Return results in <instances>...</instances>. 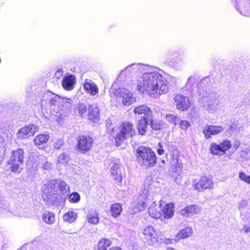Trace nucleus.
<instances>
[{"instance_id": "obj_47", "label": "nucleus", "mask_w": 250, "mask_h": 250, "mask_svg": "<svg viewBox=\"0 0 250 250\" xmlns=\"http://www.w3.org/2000/svg\"><path fill=\"white\" fill-rule=\"evenodd\" d=\"M168 65L172 68L175 69H178L179 67L178 62L176 61L169 60L167 61Z\"/></svg>"}, {"instance_id": "obj_42", "label": "nucleus", "mask_w": 250, "mask_h": 250, "mask_svg": "<svg viewBox=\"0 0 250 250\" xmlns=\"http://www.w3.org/2000/svg\"><path fill=\"white\" fill-rule=\"evenodd\" d=\"M80 194L76 192H73L69 196V201L72 203H77L80 200Z\"/></svg>"}, {"instance_id": "obj_3", "label": "nucleus", "mask_w": 250, "mask_h": 250, "mask_svg": "<svg viewBox=\"0 0 250 250\" xmlns=\"http://www.w3.org/2000/svg\"><path fill=\"white\" fill-rule=\"evenodd\" d=\"M136 156L140 165L146 168L152 167L156 164V154L148 147L139 146L137 149Z\"/></svg>"}, {"instance_id": "obj_39", "label": "nucleus", "mask_w": 250, "mask_h": 250, "mask_svg": "<svg viewBox=\"0 0 250 250\" xmlns=\"http://www.w3.org/2000/svg\"><path fill=\"white\" fill-rule=\"evenodd\" d=\"M69 160L70 158L68 154L66 152H63L59 155L58 162L61 164H66Z\"/></svg>"}, {"instance_id": "obj_27", "label": "nucleus", "mask_w": 250, "mask_h": 250, "mask_svg": "<svg viewBox=\"0 0 250 250\" xmlns=\"http://www.w3.org/2000/svg\"><path fill=\"white\" fill-rule=\"evenodd\" d=\"M164 119L169 124H172L175 127L180 121V118L176 114H167L165 115Z\"/></svg>"}, {"instance_id": "obj_13", "label": "nucleus", "mask_w": 250, "mask_h": 250, "mask_svg": "<svg viewBox=\"0 0 250 250\" xmlns=\"http://www.w3.org/2000/svg\"><path fill=\"white\" fill-rule=\"evenodd\" d=\"M224 127L221 125H208L204 127L203 133L206 139H208L211 136L216 135L223 132Z\"/></svg>"}, {"instance_id": "obj_16", "label": "nucleus", "mask_w": 250, "mask_h": 250, "mask_svg": "<svg viewBox=\"0 0 250 250\" xmlns=\"http://www.w3.org/2000/svg\"><path fill=\"white\" fill-rule=\"evenodd\" d=\"M133 112L135 114L142 115L144 116L142 119H146L148 122L152 120V112L146 105L143 104L136 106L134 108Z\"/></svg>"}, {"instance_id": "obj_20", "label": "nucleus", "mask_w": 250, "mask_h": 250, "mask_svg": "<svg viewBox=\"0 0 250 250\" xmlns=\"http://www.w3.org/2000/svg\"><path fill=\"white\" fill-rule=\"evenodd\" d=\"M83 86V88L87 93L92 96H95L99 93V89L97 85L91 80H85Z\"/></svg>"}, {"instance_id": "obj_40", "label": "nucleus", "mask_w": 250, "mask_h": 250, "mask_svg": "<svg viewBox=\"0 0 250 250\" xmlns=\"http://www.w3.org/2000/svg\"><path fill=\"white\" fill-rule=\"evenodd\" d=\"M150 125L153 130H159L162 129L164 126V122L162 121L153 122L152 120Z\"/></svg>"}, {"instance_id": "obj_52", "label": "nucleus", "mask_w": 250, "mask_h": 250, "mask_svg": "<svg viewBox=\"0 0 250 250\" xmlns=\"http://www.w3.org/2000/svg\"><path fill=\"white\" fill-rule=\"evenodd\" d=\"M240 146V142L239 141L236 140L233 143V148L236 150Z\"/></svg>"}, {"instance_id": "obj_12", "label": "nucleus", "mask_w": 250, "mask_h": 250, "mask_svg": "<svg viewBox=\"0 0 250 250\" xmlns=\"http://www.w3.org/2000/svg\"><path fill=\"white\" fill-rule=\"evenodd\" d=\"M174 101L177 108L181 111L187 110L190 105L188 97L180 94L175 96Z\"/></svg>"}, {"instance_id": "obj_29", "label": "nucleus", "mask_w": 250, "mask_h": 250, "mask_svg": "<svg viewBox=\"0 0 250 250\" xmlns=\"http://www.w3.org/2000/svg\"><path fill=\"white\" fill-rule=\"evenodd\" d=\"M48 135L41 134L36 136L34 139V142L35 146H39L41 145L46 143L49 139Z\"/></svg>"}, {"instance_id": "obj_57", "label": "nucleus", "mask_w": 250, "mask_h": 250, "mask_svg": "<svg viewBox=\"0 0 250 250\" xmlns=\"http://www.w3.org/2000/svg\"><path fill=\"white\" fill-rule=\"evenodd\" d=\"M14 168H15L14 167H11V170H12V171H14L15 170Z\"/></svg>"}, {"instance_id": "obj_22", "label": "nucleus", "mask_w": 250, "mask_h": 250, "mask_svg": "<svg viewBox=\"0 0 250 250\" xmlns=\"http://www.w3.org/2000/svg\"><path fill=\"white\" fill-rule=\"evenodd\" d=\"M75 83V77L70 75L64 77L62 80V85L65 90H72Z\"/></svg>"}, {"instance_id": "obj_25", "label": "nucleus", "mask_w": 250, "mask_h": 250, "mask_svg": "<svg viewBox=\"0 0 250 250\" xmlns=\"http://www.w3.org/2000/svg\"><path fill=\"white\" fill-rule=\"evenodd\" d=\"M152 121L148 122L146 119H141L138 124V130L139 134L144 135L147 131V125H150Z\"/></svg>"}, {"instance_id": "obj_41", "label": "nucleus", "mask_w": 250, "mask_h": 250, "mask_svg": "<svg viewBox=\"0 0 250 250\" xmlns=\"http://www.w3.org/2000/svg\"><path fill=\"white\" fill-rule=\"evenodd\" d=\"M239 12L243 16L250 17V4L247 3L245 4Z\"/></svg>"}, {"instance_id": "obj_7", "label": "nucleus", "mask_w": 250, "mask_h": 250, "mask_svg": "<svg viewBox=\"0 0 250 250\" xmlns=\"http://www.w3.org/2000/svg\"><path fill=\"white\" fill-rule=\"evenodd\" d=\"M167 149L171 156V167H174L176 172L182 168V163L179 159V152L176 146L171 142H167L166 144Z\"/></svg>"}, {"instance_id": "obj_10", "label": "nucleus", "mask_w": 250, "mask_h": 250, "mask_svg": "<svg viewBox=\"0 0 250 250\" xmlns=\"http://www.w3.org/2000/svg\"><path fill=\"white\" fill-rule=\"evenodd\" d=\"M93 141L92 138L90 137L80 136L78 139V149L83 153L88 151L92 146Z\"/></svg>"}, {"instance_id": "obj_18", "label": "nucleus", "mask_w": 250, "mask_h": 250, "mask_svg": "<svg viewBox=\"0 0 250 250\" xmlns=\"http://www.w3.org/2000/svg\"><path fill=\"white\" fill-rule=\"evenodd\" d=\"M162 203L161 202L159 206H157L154 202L148 208V211L149 215L155 219L161 218L162 216Z\"/></svg>"}, {"instance_id": "obj_8", "label": "nucleus", "mask_w": 250, "mask_h": 250, "mask_svg": "<svg viewBox=\"0 0 250 250\" xmlns=\"http://www.w3.org/2000/svg\"><path fill=\"white\" fill-rule=\"evenodd\" d=\"M141 237L144 243L148 245H154L158 241L157 233L154 229L151 226L146 227L144 229Z\"/></svg>"}, {"instance_id": "obj_58", "label": "nucleus", "mask_w": 250, "mask_h": 250, "mask_svg": "<svg viewBox=\"0 0 250 250\" xmlns=\"http://www.w3.org/2000/svg\"><path fill=\"white\" fill-rule=\"evenodd\" d=\"M162 162L163 163V164H165V161L164 160H163L162 161Z\"/></svg>"}, {"instance_id": "obj_38", "label": "nucleus", "mask_w": 250, "mask_h": 250, "mask_svg": "<svg viewBox=\"0 0 250 250\" xmlns=\"http://www.w3.org/2000/svg\"><path fill=\"white\" fill-rule=\"evenodd\" d=\"M76 110L79 115L82 117L83 116V114L85 115L87 110L86 105L83 103L78 104Z\"/></svg>"}, {"instance_id": "obj_1", "label": "nucleus", "mask_w": 250, "mask_h": 250, "mask_svg": "<svg viewBox=\"0 0 250 250\" xmlns=\"http://www.w3.org/2000/svg\"><path fill=\"white\" fill-rule=\"evenodd\" d=\"M136 85L137 89L142 93L146 91L151 96L155 98L166 93L168 89V81L156 72L144 73Z\"/></svg>"}, {"instance_id": "obj_21", "label": "nucleus", "mask_w": 250, "mask_h": 250, "mask_svg": "<svg viewBox=\"0 0 250 250\" xmlns=\"http://www.w3.org/2000/svg\"><path fill=\"white\" fill-rule=\"evenodd\" d=\"M99 108L97 104H93L88 105V118L94 122L98 121L100 119Z\"/></svg>"}, {"instance_id": "obj_11", "label": "nucleus", "mask_w": 250, "mask_h": 250, "mask_svg": "<svg viewBox=\"0 0 250 250\" xmlns=\"http://www.w3.org/2000/svg\"><path fill=\"white\" fill-rule=\"evenodd\" d=\"M60 99V96L54 94L50 91L45 92L43 96V99L41 101V106L45 107L46 104H49L50 106L56 105Z\"/></svg>"}, {"instance_id": "obj_55", "label": "nucleus", "mask_w": 250, "mask_h": 250, "mask_svg": "<svg viewBox=\"0 0 250 250\" xmlns=\"http://www.w3.org/2000/svg\"><path fill=\"white\" fill-rule=\"evenodd\" d=\"M72 100L70 99L67 98L65 99L64 103L66 104V105L69 106L71 105Z\"/></svg>"}, {"instance_id": "obj_53", "label": "nucleus", "mask_w": 250, "mask_h": 250, "mask_svg": "<svg viewBox=\"0 0 250 250\" xmlns=\"http://www.w3.org/2000/svg\"><path fill=\"white\" fill-rule=\"evenodd\" d=\"M63 70L62 69H59L56 73L55 76L57 78H60L63 75Z\"/></svg>"}, {"instance_id": "obj_46", "label": "nucleus", "mask_w": 250, "mask_h": 250, "mask_svg": "<svg viewBox=\"0 0 250 250\" xmlns=\"http://www.w3.org/2000/svg\"><path fill=\"white\" fill-rule=\"evenodd\" d=\"M248 205V202L246 200H242L238 205V208L239 210L242 211L245 209Z\"/></svg>"}, {"instance_id": "obj_26", "label": "nucleus", "mask_w": 250, "mask_h": 250, "mask_svg": "<svg viewBox=\"0 0 250 250\" xmlns=\"http://www.w3.org/2000/svg\"><path fill=\"white\" fill-rule=\"evenodd\" d=\"M192 233V229L191 228L187 227L185 229H182L177 233L175 237V242L180 239L186 238L190 236Z\"/></svg>"}, {"instance_id": "obj_5", "label": "nucleus", "mask_w": 250, "mask_h": 250, "mask_svg": "<svg viewBox=\"0 0 250 250\" xmlns=\"http://www.w3.org/2000/svg\"><path fill=\"white\" fill-rule=\"evenodd\" d=\"M135 134V130L130 123H123L121 126L120 132L115 138L116 145L118 146H120L125 142L126 139L132 137Z\"/></svg>"}, {"instance_id": "obj_31", "label": "nucleus", "mask_w": 250, "mask_h": 250, "mask_svg": "<svg viewBox=\"0 0 250 250\" xmlns=\"http://www.w3.org/2000/svg\"><path fill=\"white\" fill-rule=\"evenodd\" d=\"M120 165L115 163L111 167L110 172L113 176H115V180L118 181L119 183H121L122 181V176L118 173V169Z\"/></svg>"}, {"instance_id": "obj_54", "label": "nucleus", "mask_w": 250, "mask_h": 250, "mask_svg": "<svg viewBox=\"0 0 250 250\" xmlns=\"http://www.w3.org/2000/svg\"><path fill=\"white\" fill-rule=\"evenodd\" d=\"M175 240L170 238H165L163 240L164 242L167 244H172Z\"/></svg>"}, {"instance_id": "obj_36", "label": "nucleus", "mask_w": 250, "mask_h": 250, "mask_svg": "<svg viewBox=\"0 0 250 250\" xmlns=\"http://www.w3.org/2000/svg\"><path fill=\"white\" fill-rule=\"evenodd\" d=\"M39 160H42V167L43 169L46 170H49L52 169L53 167L52 165L46 160V158L42 157L41 158H39Z\"/></svg>"}, {"instance_id": "obj_35", "label": "nucleus", "mask_w": 250, "mask_h": 250, "mask_svg": "<svg viewBox=\"0 0 250 250\" xmlns=\"http://www.w3.org/2000/svg\"><path fill=\"white\" fill-rule=\"evenodd\" d=\"M240 126L237 121L234 122L231 125H230L227 130V131L229 134L232 135L234 133L236 132L239 130Z\"/></svg>"}, {"instance_id": "obj_9", "label": "nucleus", "mask_w": 250, "mask_h": 250, "mask_svg": "<svg viewBox=\"0 0 250 250\" xmlns=\"http://www.w3.org/2000/svg\"><path fill=\"white\" fill-rule=\"evenodd\" d=\"M231 146V143L229 140H225L222 143L217 145L216 143H212L210 145V151L214 155H220L221 153H224L229 150Z\"/></svg>"}, {"instance_id": "obj_59", "label": "nucleus", "mask_w": 250, "mask_h": 250, "mask_svg": "<svg viewBox=\"0 0 250 250\" xmlns=\"http://www.w3.org/2000/svg\"><path fill=\"white\" fill-rule=\"evenodd\" d=\"M236 9H237L238 11H239V9H238V8H237V7H236Z\"/></svg>"}, {"instance_id": "obj_43", "label": "nucleus", "mask_w": 250, "mask_h": 250, "mask_svg": "<svg viewBox=\"0 0 250 250\" xmlns=\"http://www.w3.org/2000/svg\"><path fill=\"white\" fill-rule=\"evenodd\" d=\"M239 177L242 181L250 184V176L247 175L243 172H240L239 173Z\"/></svg>"}, {"instance_id": "obj_48", "label": "nucleus", "mask_w": 250, "mask_h": 250, "mask_svg": "<svg viewBox=\"0 0 250 250\" xmlns=\"http://www.w3.org/2000/svg\"><path fill=\"white\" fill-rule=\"evenodd\" d=\"M143 66L144 65L141 63L132 64L131 65H130L127 66L125 68V70H129L132 66H135L134 68L138 69L139 71H141L142 68L143 67Z\"/></svg>"}, {"instance_id": "obj_23", "label": "nucleus", "mask_w": 250, "mask_h": 250, "mask_svg": "<svg viewBox=\"0 0 250 250\" xmlns=\"http://www.w3.org/2000/svg\"><path fill=\"white\" fill-rule=\"evenodd\" d=\"M174 213V205L167 204L164 206L162 209V216L164 218H171Z\"/></svg>"}, {"instance_id": "obj_49", "label": "nucleus", "mask_w": 250, "mask_h": 250, "mask_svg": "<svg viewBox=\"0 0 250 250\" xmlns=\"http://www.w3.org/2000/svg\"><path fill=\"white\" fill-rule=\"evenodd\" d=\"M158 149L157 150V153L159 155H162L164 154L165 150L162 144L159 143L158 145Z\"/></svg>"}, {"instance_id": "obj_32", "label": "nucleus", "mask_w": 250, "mask_h": 250, "mask_svg": "<svg viewBox=\"0 0 250 250\" xmlns=\"http://www.w3.org/2000/svg\"><path fill=\"white\" fill-rule=\"evenodd\" d=\"M77 218V214L73 211H68L63 215V219L64 221L69 223L74 222Z\"/></svg>"}, {"instance_id": "obj_61", "label": "nucleus", "mask_w": 250, "mask_h": 250, "mask_svg": "<svg viewBox=\"0 0 250 250\" xmlns=\"http://www.w3.org/2000/svg\"><path fill=\"white\" fill-rule=\"evenodd\" d=\"M176 181L177 182L178 181V178H176Z\"/></svg>"}, {"instance_id": "obj_28", "label": "nucleus", "mask_w": 250, "mask_h": 250, "mask_svg": "<svg viewBox=\"0 0 250 250\" xmlns=\"http://www.w3.org/2000/svg\"><path fill=\"white\" fill-rule=\"evenodd\" d=\"M43 221L49 225L53 224L55 222V214L49 211H45L42 215Z\"/></svg>"}, {"instance_id": "obj_14", "label": "nucleus", "mask_w": 250, "mask_h": 250, "mask_svg": "<svg viewBox=\"0 0 250 250\" xmlns=\"http://www.w3.org/2000/svg\"><path fill=\"white\" fill-rule=\"evenodd\" d=\"M213 185L211 178L205 176L202 177L199 181L194 184V188L199 191H203L205 189L211 188Z\"/></svg>"}, {"instance_id": "obj_44", "label": "nucleus", "mask_w": 250, "mask_h": 250, "mask_svg": "<svg viewBox=\"0 0 250 250\" xmlns=\"http://www.w3.org/2000/svg\"><path fill=\"white\" fill-rule=\"evenodd\" d=\"M112 123L110 120H107L106 123V126L107 128V132L110 135L114 134V128L112 126Z\"/></svg>"}, {"instance_id": "obj_60", "label": "nucleus", "mask_w": 250, "mask_h": 250, "mask_svg": "<svg viewBox=\"0 0 250 250\" xmlns=\"http://www.w3.org/2000/svg\"><path fill=\"white\" fill-rule=\"evenodd\" d=\"M169 55V54H167V57H168Z\"/></svg>"}, {"instance_id": "obj_51", "label": "nucleus", "mask_w": 250, "mask_h": 250, "mask_svg": "<svg viewBox=\"0 0 250 250\" xmlns=\"http://www.w3.org/2000/svg\"><path fill=\"white\" fill-rule=\"evenodd\" d=\"M240 232H244V233H248L250 232V226L244 225L243 228L240 229Z\"/></svg>"}, {"instance_id": "obj_24", "label": "nucleus", "mask_w": 250, "mask_h": 250, "mask_svg": "<svg viewBox=\"0 0 250 250\" xmlns=\"http://www.w3.org/2000/svg\"><path fill=\"white\" fill-rule=\"evenodd\" d=\"M86 218L89 223L93 225L98 224L99 221L98 213L94 209H90L88 211Z\"/></svg>"}, {"instance_id": "obj_45", "label": "nucleus", "mask_w": 250, "mask_h": 250, "mask_svg": "<svg viewBox=\"0 0 250 250\" xmlns=\"http://www.w3.org/2000/svg\"><path fill=\"white\" fill-rule=\"evenodd\" d=\"M180 127L184 130H187L188 128L190 126V124L188 121L183 120L180 122Z\"/></svg>"}, {"instance_id": "obj_56", "label": "nucleus", "mask_w": 250, "mask_h": 250, "mask_svg": "<svg viewBox=\"0 0 250 250\" xmlns=\"http://www.w3.org/2000/svg\"><path fill=\"white\" fill-rule=\"evenodd\" d=\"M109 250H121V249L117 247H115L110 249Z\"/></svg>"}, {"instance_id": "obj_50", "label": "nucleus", "mask_w": 250, "mask_h": 250, "mask_svg": "<svg viewBox=\"0 0 250 250\" xmlns=\"http://www.w3.org/2000/svg\"><path fill=\"white\" fill-rule=\"evenodd\" d=\"M63 145V141L62 139L57 140L54 144V148L59 149Z\"/></svg>"}, {"instance_id": "obj_6", "label": "nucleus", "mask_w": 250, "mask_h": 250, "mask_svg": "<svg viewBox=\"0 0 250 250\" xmlns=\"http://www.w3.org/2000/svg\"><path fill=\"white\" fill-rule=\"evenodd\" d=\"M118 100L125 105H130L136 101V98L132 92L129 90L120 88L116 91Z\"/></svg>"}, {"instance_id": "obj_34", "label": "nucleus", "mask_w": 250, "mask_h": 250, "mask_svg": "<svg viewBox=\"0 0 250 250\" xmlns=\"http://www.w3.org/2000/svg\"><path fill=\"white\" fill-rule=\"evenodd\" d=\"M122 210L121 206L119 204H113L111 207L112 215L114 217L118 216Z\"/></svg>"}, {"instance_id": "obj_15", "label": "nucleus", "mask_w": 250, "mask_h": 250, "mask_svg": "<svg viewBox=\"0 0 250 250\" xmlns=\"http://www.w3.org/2000/svg\"><path fill=\"white\" fill-rule=\"evenodd\" d=\"M38 131V127L37 125H33L25 126L19 130L18 137L21 139H26L33 136Z\"/></svg>"}, {"instance_id": "obj_17", "label": "nucleus", "mask_w": 250, "mask_h": 250, "mask_svg": "<svg viewBox=\"0 0 250 250\" xmlns=\"http://www.w3.org/2000/svg\"><path fill=\"white\" fill-rule=\"evenodd\" d=\"M148 203L147 196L146 193H143L138 198V200L133 205L135 213L143 211L146 207Z\"/></svg>"}, {"instance_id": "obj_37", "label": "nucleus", "mask_w": 250, "mask_h": 250, "mask_svg": "<svg viewBox=\"0 0 250 250\" xmlns=\"http://www.w3.org/2000/svg\"><path fill=\"white\" fill-rule=\"evenodd\" d=\"M196 82V77L194 76L189 77L187 82L186 87L188 90H191L194 88V85Z\"/></svg>"}, {"instance_id": "obj_2", "label": "nucleus", "mask_w": 250, "mask_h": 250, "mask_svg": "<svg viewBox=\"0 0 250 250\" xmlns=\"http://www.w3.org/2000/svg\"><path fill=\"white\" fill-rule=\"evenodd\" d=\"M70 192L69 185L60 179L50 180L45 188L42 198L46 205H54L57 202V196L62 199L67 196Z\"/></svg>"}, {"instance_id": "obj_19", "label": "nucleus", "mask_w": 250, "mask_h": 250, "mask_svg": "<svg viewBox=\"0 0 250 250\" xmlns=\"http://www.w3.org/2000/svg\"><path fill=\"white\" fill-rule=\"evenodd\" d=\"M201 211V208L196 205H189L181 211V214L183 216L189 217L191 215L197 214L200 213Z\"/></svg>"}, {"instance_id": "obj_4", "label": "nucleus", "mask_w": 250, "mask_h": 250, "mask_svg": "<svg viewBox=\"0 0 250 250\" xmlns=\"http://www.w3.org/2000/svg\"><path fill=\"white\" fill-rule=\"evenodd\" d=\"M199 102L204 108L210 113H214L218 110L220 103L219 96L215 92H206L200 99Z\"/></svg>"}, {"instance_id": "obj_30", "label": "nucleus", "mask_w": 250, "mask_h": 250, "mask_svg": "<svg viewBox=\"0 0 250 250\" xmlns=\"http://www.w3.org/2000/svg\"><path fill=\"white\" fill-rule=\"evenodd\" d=\"M111 245V242L108 239L101 240L94 247L95 250H106Z\"/></svg>"}, {"instance_id": "obj_33", "label": "nucleus", "mask_w": 250, "mask_h": 250, "mask_svg": "<svg viewBox=\"0 0 250 250\" xmlns=\"http://www.w3.org/2000/svg\"><path fill=\"white\" fill-rule=\"evenodd\" d=\"M17 159L19 163L17 164V170L21 167V166H23L24 162V152L22 149H18L17 150Z\"/></svg>"}]
</instances>
